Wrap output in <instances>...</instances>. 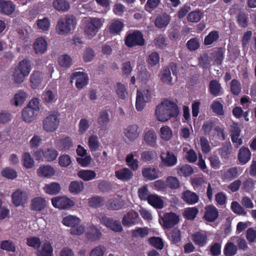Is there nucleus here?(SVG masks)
<instances>
[{
    "label": "nucleus",
    "mask_w": 256,
    "mask_h": 256,
    "mask_svg": "<svg viewBox=\"0 0 256 256\" xmlns=\"http://www.w3.org/2000/svg\"><path fill=\"white\" fill-rule=\"evenodd\" d=\"M76 24V20L74 16L66 15L58 20L56 30L59 34H66L74 29Z\"/></svg>",
    "instance_id": "obj_1"
},
{
    "label": "nucleus",
    "mask_w": 256,
    "mask_h": 256,
    "mask_svg": "<svg viewBox=\"0 0 256 256\" xmlns=\"http://www.w3.org/2000/svg\"><path fill=\"white\" fill-rule=\"evenodd\" d=\"M40 110L39 99L32 98L22 111V118L26 122H30L34 120Z\"/></svg>",
    "instance_id": "obj_2"
},
{
    "label": "nucleus",
    "mask_w": 256,
    "mask_h": 256,
    "mask_svg": "<svg viewBox=\"0 0 256 256\" xmlns=\"http://www.w3.org/2000/svg\"><path fill=\"white\" fill-rule=\"evenodd\" d=\"M31 70V66L29 60H23L20 61L15 68L13 74L14 82L16 84L22 83L26 76H28Z\"/></svg>",
    "instance_id": "obj_3"
},
{
    "label": "nucleus",
    "mask_w": 256,
    "mask_h": 256,
    "mask_svg": "<svg viewBox=\"0 0 256 256\" xmlns=\"http://www.w3.org/2000/svg\"><path fill=\"white\" fill-rule=\"evenodd\" d=\"M124 44L128 48L143 46L145 44V40L140 30H134L132 32H127Z\"/></svg>",
    "instance_id": "obj_4"
},
{
    "label": "nucleus",
    "mask_w": 256,
    "mask_h": 256,
    "mask_svg": "<svg viewBox=\"0 0 256 256\" xmlns=\"http://www.w3.org/2000/svg\"><path fill=\"white\" fill-rule=\"evenodd\" d=\"M52 204L54 207L59 210H66L73 206L75 202L66 196H56L52 198Z\"/></svg>",
    "instance_id": "obj_5"
},
{
    "label": "nucleus",
    "mask_w": 256,
    "mask_h": 256,
    "mask_svg": "<svg viewBox=\"0 0 256 256\" xmlns=\"http://www.w3.org/2000/svg\"><path fill=\"white\" fill-rule=\"evenodd\" d=\"M100 221L102 224L114 232H120L123 230L120 222L118 220L104 216L100 218Z\"/></svg>",
    "instance_id": "obj_6"
},
{
    "label": "nucleus",
    "mask_w": 256,
    "mask_h": 256,
    "mask_svg": "<svg viewBox=\"0 0 256 256\" xmlns=\"http://www.w3.org/2000/svg\"><path fill=\"white\" fill-rule=\"evenodd\" d=\"M70 78L71 82H72V80H76V86L78 89H81L86 85L88 80L87 74L81 72L72 73Z\"/></svg>",
    "instance_id": "obj_7"
},
{
    "label": "nucleus",
    "mask_w": 256,
    "mask_h": 256,
    "mask_svg": "<svg viewBox=\"0 0 256 256\" xmlns=\"http://www.w3.org/2000/svg\"><path fill=\"white\" fill-rule=\"evenodd\" d=\"M12 198L14 204L18 207L26 202L28 196L26 192L18 189L12 194Z\"/></svg>",
    "instance_id": "obj_8"
},
{
    "label": "nucleus",
    "mask_w": 256,
    "mask_h": 256,
    "mask_svg": "<svg viewBox=\"0 0 256 256\" xmlns=\"http://www.w3.org/2000/svg\"><path fill=\"white\" fill-rule=\"evenodd\" d=\"M155 114L158 121L164 122L172 118L170 113L166 111L164 101L158 104L155 110Z\"/></svg>",
    "instance_id": "obj_9"
},
{
    "label": "nucleus",
    "mask_w": 256,
    "mask_h": 256,
    "mask_svg": "<svg viewBox=\"0 0 256 256\" xmlns=\"http://www.w3.org/2000/svg\"><path fill=\"white\" fill-rule=\"evenodd\" d=\"M163 226L166 228H171L179 222L178 216L174 212L166 213L162 218Z\"/></svg>",
    "instance_id": "obj_10"
},
{
    "label": "nucleus",
    "mask_w": 256,
    "mask_h": 256,
    "mask_svg": "<svg viewBox=\"0 0 256 256\" xmlns=\"http://www.w3.org/2000/svg\"><path fill=\"white\" fill-rule=\"evenodd\" d=\"M85 236L88 240L94 242L100 240L102 233L96 226L90 225L87 228L85 232Z\"/></svg>",
    "instance_id": "obj_11"
},
{
    "label": "nucleus",
    "mask_w": 256,
    "mask_h": 256,
    "mask_svg": "<svg viewBox=\"0 0 256 256\" xmlns=\"http://www.w3.org/2000/svg\"><path fill=\"white\" fill-rule=\"evenodd\" d=\"M138 216V214L136 212L131 210L124 216L122 220V224L124 226L128 227L134 226L137 223Z\"/></svg>",
    "instance_id": "obj_12"
},
{
    "label": "nucleus",
    "mask_w": 256,
    "mask_h": 256,
    "mask_svg": "<svg viewBox=\"0 0 256 256\" xmlns=\"http://www.w3.org/2000/svg\"><path fill=\"white\" fill-rule=\"evenodd\" d=\"M205 212L203 218L207 222H214L218 216V209L213 205H207L204 208Z\"/></svg>",
    "instance_id": "obj_13"
},
{
    "label": "nucleus",
    "mask_w": 256,
    "mask_h": 256,
    "mask_svg": "<svg viewBox=\"0 0 256 256\" xmlns=\"http://www.w3.org/2000/svg\"><path fill=\"white\" fill-rule=\"evenodd\" d=\"M46 205L47 202L45 198L40 196H38L32 199L30 208L32 210L40 212L44 210L46 207Z\"/></svg>",
    "instance_id": "obj_14"
},
{
    "label": "nucleus",
    "mask_w": 256,
    "mask_h": 256,
    "mask_svg": "<svg viewBox=\"0 0 256 256\" xmlns=\"http://www.w3.org/2000/svg\"><path fill=\"white\" fill-rule=\"evenodd\" d=\"M59 115L50 114L42 121L43 128H58L60 123Z\"/></svg>",
    "instance_id": "obj_15"
},
{
    "label": "nucleus",
    "mask_w": 256,
    "mask_h": 256,
    "mask_svg": "<svg viewBox=\"0 0 256 256\" xmlns=\"http://www.w3.org/2000/svg\"><path fill=\"white\" fill-rule=\"evenodd\" d=\"M124 24L122 21L120 19H114L110 22L108 30L110 34L114 35L120 34L122 30Z\"/></svg>",
    "instance_id": "obj_16"
},
{
    "label": "nucleus",
    "mask_w": 256,
    "mask_h": 256,
    "mask_svg": "<svg viewBox=\"0 0 256 256\" xmlns=\"http://www.w3.org/2000/svg\"><path fill=\"white\" fill-rule=\"evenodd\" d=\"M208 90L210 94L214 97L221 96L223 93L220 84L216 80H212L210 82Z\"/></svg>",
    "instance_id": "obj_17"
},
{
    "label": "nucleus",
    "mask_w": 256,
    "mask_h": 256,
    "mask_svg": "<svg viewBox=\"0 0 256 256\" xmlns=\"http://www.w3.org/2000/svg\"><path fill=\"white\" fill-rule=\"evenodd\" d=\"M150 94L146 96L145 98L144 94L140 90H137V94L136 102V108L137 110L141 111L145 106V103L148 102L150 98Z\"/></svg>",
    "instance_id": "obj_18"
},
{
    "label": "nucleus",
    "mask_w": 256,
    "mask_h": 256,
    "mask_svg": "<svg viewBox=\"0 0 256 256\" xmlns=\"http://www.w3.org/2000/svg\"><path fill=\"white\" fill-rule=\"evenodd\" d=\"M182 198L185 202L190 205L196 204L199 200L198 195L196 192L190 190L184 192Z\"/></svg>",
    "instance_id": "obj_19"
},
{
    "label": "nucleus",
    "mask_w": 256,
    "mask_h": 256,
    "mask_svg": "<svg viewBox=\"0 0 256 256\" xmlns=\"http://www.w3.org/2000/svg\"><path fill=\"white\" fill-rule=\"evenodd\" d=\"M166 111L172 118H176L179 114V109L177 104L170 100L165 99L164 100Z\"/></svg>",
    "instance_id": "obj_20"
},
{
    "label": "nucleus",
    "mask_w": 256,
    "mask_h": 256,
    "mask_svg": "<svg viewBox=\"0 0 256 256\" xmlns=\"http://www.w3.org/2000/svg\"><path fill=\"white\" fill-rule=\"evenodd\" d=\"M116 178L122 181H128L131 179L133 176V172L128 168H123L115 172Z\"/></svg>",
    "instance_id": "obj_21"
},
{
    "label": "nucleus",
    "mask_w": 256,
    "mask_h": 256,
    "mask_svg": "<svg viewBox=\"0 0 256 256\" xmlns=\"http://www.w3.org/2000/svg\"><path fill=\"white\" fill-rule=\"evenodd\" d=\"M37 174L40 177L49 178L55 174V171L51 166H42L37 170Z\"/></svg>",
    "instance_id": "obj_22"
},
{
    "label": "nucleus",
    "mask_w": 256,
    "mask_h": 256,
    "mask_svg": "<svg viewBox=\"0 0 256 256\" xmlns=\"http://www.w3.org/2000/svg\"><path fill=\"white\" fill-rule=\"evenodd\" d=\"M34 48L36 54H42L47 49V42L43 38H36L34 44Z\"/></svg>",
    "instance_id": "obj_23"
},
{
    "label": "nucleus",
    "mask_w": 256,
    "mask_h": 256,
    "mask_svg": "<svg viewBox=\"0 0 256 256\" xmlns=\"http://www.w3.org/2000/svg\"><path fill=\"white\" fill-rule=\"evenodd\" d=\"M44 192L50 195H56L60 192L61 190V186L59 183L56 182H52L46 184L44 187Z\"/></svg>",
    "instance_id": "obj_24"
},
{
    "label": "nucleus",
    "mask_w": 256,
    "mask_h": 256,
    "mask_svg": "<svg viewBox=\"0 0 256 256\" xmlns=\"http://www.w3.org/2000/svg\"><path fill=\"white\" fill-rule=\"evenodd\" d=\"M15 10V5L12 2L0 0V11L2 13L10 15Z\"/></svg>",
    "instance_id": "obj_25"
},
{
    "label": "nucleus",
    "mask_w": 256,
    "mask_h": 256,
    "mask_svg": "<svg viewBox=\"0 0 256 256\" xmlns=\"http://www.w3.org/2000/svg\"><path fill=\"white\" fill-rule=\"evenodd\" d=\"M170 22V16L166 14L158 16L154 21V24L156 28H162L166 27Z\"/></svg>",
    "instance_id": "obj_26"
},
{
    "label": "nucleus",
    "mask_w": 256,
    "mask_h": 256,
    "mask_svg": "<svg viewBox=\"0 0 256 256\" xmlns=\"http://www.w3.org/2000/svg\"><path fill=\"white\" fill-rule=\"evenodd\" d=\"M52 6L57 11L62 12H67L70 8V3L66 0H54Z\"/></svg>",
    "instance_id": "obj_27"
},
{
    "label": "nucleus",
    "mask_w": 256,
    "mask_h": 256,
    "mask_svg": "<svg viewBox=\"0 0 256 256\" xmlns=\"http://www.w3.org/2000/svg\"><path fill=\"white\" fill-rule=\"evenodd\" d=\"M251 152L250 150L246 147L241 148L238 152V159L242 164H246L250 158Z\"/></svg>",
    "instance_id": "obj_28"
},
{
    "label": "nucleus",
    "mask_w": 256,
    "mask_h": 256,
    "mask_svg": "<svg viewBox=\"0 0 256 256\" xmlns=\"http://www.w3.org/2000/svg\"><path fill=\"white\" fill-rule=\"evenodd\" d=\"M38 256H53V248L49 242H44L37 251Z\"/></svg>",
    "instance_id": "obj_29"
},
{
    "label": "nucleus",
    "mask_w": 256,
    "mask_h": 256,
    "mask_svg": "<svg viewBox=\"0 0 256 256\" xmlns=\"http://www.w3.org/2000/svg\"><path fill=\"white\" fill-rule=\"evenodd\" d=\"M239 176L238 168L232 167L224 171L222 174L223 178L226 180L232 181Z\"/></svg>",
    "instance_id": "obj_30"
},
{
    "label": "nucleus",
    "mask_w": 256,
    "mask_h": 256,
    "mask_svg": "<svg viewBox=\"0 0 256 256\" xmlns=\"http://www.w3.org/2000/svg\"><path fill=\"white\" fill-rule=\"evenodd\" d=\"M110 110H103L100 113L97 120L98 124L100 126H106L110 122L108 112Z\"/></svg>",
    "instance_id": "obj_31"
},
{
    "label": "nucleus",
    "mask_w": 256,
    "mask_h": 256,
    "mask_svg": "<svg viewBox=\"0 0 256 256\" xmlns=\"http://www.w3.org/2000/svg\"><path fill=\"white\" fill-rule=\"evenodd\" d=\"M147 201L150 205L154 208L160 209L164 207V202L158 195L150 194Z\"/></svg>",
    "instance_id": "obj_32"
},
{
    "label": "nucleus",
    "mask_w": 256,
    "mask_h": 256,
    "mask_svg": "<svg viewBox=\"0 0 256 256\" xmlns=\"http://www.w3.org/2000/svg\"><path fill=\"white\" fill-rule=\"evenodd\" d=\"M194 243L200 246H204L207 242V236L200 232H196L192 235Z\"/></svg>",
    "instance_id": "obj_33"
},
{
    "label": "nucleus",
    "mask_w": 256,
    "mask_h": 256,
    "mask_svg": "<svg viewBox=\"0 0 256 256\" xmlns=\"http://www.w3.org/2000/svg\"><path fill=\"white\" fill-rule=\"evenodd\" d=\"M80 222V220L76 216L69 215L63 218L62 224L68 227L72 228L78 225Z\"/></svg>",
    "instance_id": "obj_34"
},
{
    "label": "nucleus",
    "mask_w": 256,
    "mask_h": 256,
    "mask_svg": "<svg viewBox=\"0 0 256 256\" xmlns=\"http://www.w3.org/2000/svg\"><path fill=\"white\" fill-rule=\"evenodd\" d=\"M160 158L164 165L167 166H173L177 162L176 156L170 152H166L165 158L162 154L160 155Z\"/></svg>",
    "instance_id": "obj_35"
},
{
    "label": "nucleus",
    "mask_w": 256,
    "mask_h": 256,
    "mask_svg": "<svg viewBox=\"0 0 256 256\" xmlns=\"http://www.w3.org/2000/svg\"><path fill=\"white\" fill-rule=\"evenodd\" d=\"M42 80V73L39 71L34 72L30 76V83L32 88H36L41 84Z\"/></svg>",
    "instance_id": "obj_36"
},
{
    "label": "nucleus",
    "mask_w": 256,
    "mask_h": 256,
    "mask_svg": "<svg viewBox=\"0 0 256 256\" xmlns=\"http://www.w3.org/2000/svg\"><path fill=\"white\" fill-rule=\"evenodd\" d=\"M84 188V183L82 181L74 180L72 182L68 187L69 191L73 194H78Z\"/></svg>",
    "instance_id": "obj_37"
},
{
    "label": "nucleus",
    "mask_w": 256,
    "mask_h": 256,
    "mask_svg": "<svg viewBox=\"0 0 256 256\" xmlns=\"http://www.w3.org/2000/svg\"><path fill=\"white\" fill-rule=\"evenodd\" d=\"M142 173L143 176L148 180H154L158 177V173L154 168H144L142 170Z\"/></svg>",
    "instance_id": "obj_38"
},
{
    "label": "nucleus",
    "mask_w": 256,
    "mask_h": 256,
    "mask_svg": "<svg viewBox=\"0 0 256 256\" xmlns=\"http://www.w3.org/2000/svg\"><path fill=\"white\" fill-rule=\"evenodd\" d=\"M144 140L147 145L154 147L156 145V136L152 130H148L144 134Z\"/></svg>",
    "instance_id": "obj_39"
},
{
    "label": "nucleus",
    "mask_w": 256,
    "mask_h": 256,
    "mask_svg": "<svg viewBox=\"0 0 256 256\" xmlns=\"http://www.w3.org/2000/svg\"><path fill=\"white\" fill-rule=\"evenodd\" d=\"M106 206L109 210H118L122 208L124 204L120 199L111 198L107 202Z\"/></svg>",
    "instance_id": "obj_40"
},
{
    "label": "nucleus",
    "mask_w": 256,
    "mask_h": 256,
    "mask_svg": "<svg viewBox=\"0 0 256 256\" xmlns=\"http://www.w3.org/2000/svg\"><path fill=\"white\" fill-rule=\"evenodd\" d=\"M27 98V94L22 90H20L14 94V98L12 100L13 104L18 106L22 104Z\"/></svg>",
    "instance_id": "obj_41"
},
{
    "label": "nucleus",
    "mask_w": 256,
    "mask_h": 256,
    "mask_svg": "<svg viewBox=\"0 0 256 256\" xmlns=\"http://www.w3.org/2000/svg\"><path fill=\"white\" fill-rule=\"evenodd\" d=\"M79 178L84 181L94 179L96 176V172L92 170H81L78 174Z\"/></svg>",
    "instance_id": "obj_42"
},
{
    "label": "nucleus",
    "mask_w": 256,
    "mask_h": 256,
    "mask_svg": "<svg viewBox=\"0 0 256 256\" xmlns=\"http://www.w3.org/2000/svg\"><path fill=\"white\" fill-rule=\"evenodd\" d=\"M132 237L133 238H143L148 234V229L147 227L136 228L131 231Z\"/></svg>",
    "instance_id": "obj_43"
},
{
    "label": "nucleus",
    "mask_w": 256,
    "mask_h": 256,
    "mask_svg": "<svg viewBox=\"0 0 256 256\" xmlns=\"http://www.w3.org/2000/svg\"><path fill=\"white\" fill-rule=\"evenodd\" d=\"M105 200L103 197L100 196H92L88 200L90 206L94 208H100L104 205Z\"/></svg>",
    "instance_id": "obj_44"
},
{
    "label": "nucleus",
    "mask_w": 256,
    "mask_h": 256,
    "mask_svg": "<svg viewBox=\"0 0 256 256\" xmlns=\"http://www.w3.org/2000/svg\"><path fill=\"white\" fill-rule=\"evenodd\" d=\"M168 238L171 242L174 244H178L182 240L181 232L176 228H174L169 234Z\"/></svg>",
    "instance_id": "obj_45"
},
{
    "label": "nucleus",
    "mask_w": 256,
    "mask_h": 256,
    "mask_svg": "<svg viewBox=\"0 0 256 256\" xmlns=\"http://www.w3.org/2000/svg\"><path fill=\"white\" fill-rule=\"evenodd\" d=\"M238 248L232 242H227L224 249V254L225 256H234L237 252Z\"/></svg>",
    "instance_id": "obj_46"
},
{
    "label": "nucleus",
    "mask_w": 256,
    "mask_h": 256,
    "mask_svg": "<svg viewBox=\"0 0 256 256\" xmlns=\"http://www.w3.org/2000/svg\"><path fill=\"white\" fill-rule=\"evenodd\" d=\"M220 38L219 32L217 30L211 31L205 37L204 40V44L206 46L210 45L214 42H216Z\"/></svg>",
    "instance_id": "obj_47"
},
{
    "label": "nucleus",
    "mask_w": 256,
    "mask_h": 256,
    "mask_svg": "<svg viewBox=\"0 0 256 256\" xmlns=\"http://www.w3.org/2000/svg\"><path fill=\"white\" fill-rule=\"evenodd\" d=\"M255 183L256 180H253L250 178H248L242 183V188L244 192L250 193L254 190Z\"/></svg>",
    "instance_id": "obj_48"
},
{
    "label": "nucleus",
    "mask_w": 256,
    "mask_h": 256,
    "mask_svg": "<svg viewBox=\"0 0 256 256\" xmlns=\"http://www.w3.org/2000/svg\"><path fill=\"white\" fill-rule=\"evenodd\" d=\"M178 174L180 176L187 177L191 175L194 170L192 167L188 164H185L182 166H178L177 168Z\"/></svg>",
    "instance_id": "obj_49"
},
{
    "label": "nucleus",
    "mask_w": 256,
    "mask_h": 256,
    "mask_svg": "<svg viewBox=\"0 0 256 256\" xmlns=\"http://www.w3.org/2000/svg\"><path fill=\"white\" fill-rule=\"evenodd\" d=\"M58 156V152L54 148H50L44 150L43 157L48 162H52L55 160Z\"/></svg>",
    "instance_id": "obj_50"
},
{
    "label": "nucleus",
    "mask_w": 256,
    "mask_h": 256,
    "mask_svg": "<svg viewBox=\"0 0 256 256\" xmlns=\"http://www.w3.org/2000/svg\"><path fill=\"white\" fill-rule=\"evenodd\" d=\"M22 161L24 166L26 168H32L34 166V159L28 152H26L23 154Z\"/></svg>",
    "instance_id": "obj_51"
},
{
    "label": "nucleus",
    "mask_w": 256,
    "mask_h": 256,
    "mask_svg": "<svg viewBox=\"0 0 256 256\" xmlns=\"http://www.w3.org/2000/svg\"><path fill=\"white\" fill-rule=\"evenodd\" d=\"M198 213V210L196 207L186 208L184 212V217L188 220H194Z\"/></svg>",
    "instance_id": "obj_52"
},
{
    "label": "nucleus",
    "mask_w": 256,
    "mask_h": 256,
    "mask_svg": "<svg viewBox=\"0 0 256 256\" xmlns=\"http://www.w3.org/2000/svg\"><path fill=\"white\" fill-rule=\"evenodd\" d=\"M126 164L132 170H136L138 167V161L137 159L134 158L133 153H130L126 156Z\"/></svg>",
    "instance_id": "obj_53"
},
{
    "label": "nucleus",
    "mask_w": 256,
    "mask_h": 256,
    "mask_svg": "<svg viewBox=\"0 0 256 256\" xmlns=\"http://www.w3.org/2000/svg\"><path fill=\"white\" fill-rule=\"evenodd\" d=\"M210 108L217 116H222L224 114L223 105L217 100L212 102L210 105Z\"/></svg>",
    "instance_id": "obj_54"
},
{
    "label": "nucleus",
    "mask_w": 256,
    "mask_h": 256,
    "mask_svg": "<svg viewBox=\"0 0 256 256\" xmlns=\"http://www.w3.org/2000/svg\"><path fill=\"white\" fill-rule=\"evenodd\" d=\"M160 79L162 82L168 85H172V84L171 72L170 70V68H164L162 72Z\"/></svg>",
    "instance_id": "obj_55"
},
{
    "label": "nucleus",
    "mask_w": 256,
    "mask_h": 256,
    "mask_svg": "<svg viewBox=\"0 0 256 256\" xmlns=\"http://www.w3.org/2000/svg\"><path fill=\"white\" fill-rule=\"evenodd\" d=\"M202 16V13L200 10H195L190 12L187 16V20L191 22H198Z\"/></svg>",
    "instance_id": "obj_56"
},
{
    "label": "nucleus",
    "mask_w": 256,
    "mask_h": 256,
    "mask_svg": "<svg viewBox=\"0 0 256 256\" xmlns=\"http://www.w3.org/2000/svg\"><path fill=\"white\" fill-rule=\"evenodd\" d=\"M26 244L34 249L38 250L42 244L40 239L37 236H30L26 239Z\"/></svg>",
    "instance_id": "obj_57"
},
{
    "label": "nucleus",
    "mask_w": 256,
    "mask_h": 256,
    "mask_svg": "<svg viewBox=\"0 0 256 256\" xmlns=\"http://www.w3.org/2000/svg\"><path fill=\"white\" fill-rule=\"evenodd\" d=\"M149 244L158 250H162L164 244L162 238L160 237L152 236L148 238Z\"/></svg>",
    "instance_id": "obj_58"
},
{
    "label": "nucleus",
    "mask_w": 256,
    "mask_h": 256,
    "mask_svg": "<svg viewBox=\"0 0 256 256\" xmlns=\"http://www.w3.org/2000/svg\"><path fill=\"white\" fill-rule=\"evenodd\" d=\"M240 129H233L231 134L232 141L235 146H238L242 144V140L240 138Z\"/></svg>",
    "instance_id": "obj_59"
},
{
    "label": "nucleus",
    "mask_w": 256,
    "mask_h": 256,
    "mask_svg": "<svg viewBox=\"0 0 256 256\" xmlns=\"http://www.w3.org/2000/svg\"><path fill=\"white\" fill-rule=\"evenodd\" d=\"M115 91L119 98L124 100L126 94H127L125 86L120 82H116L115 86Z\"/></svg>",
    "instance_id": "obj_60"
},
{
    "label": "nucleus",
    "mask_w": 256,
    "mask_h": 256,
    "mask_svg": "<svg viewBox=\"0 0 256 256\" xmlns=\"http://www.w3.org/2000/svg\"><path fill=\"white\" fill-rule=\"evenodd\" d=\"M59 64L63 68H69L72 64V58L68 54H63L58 59Z\"/></svg>",
    "instance_id": "obj_61"
},
{
    "label": "nucleus",
    "mask_w": 256,
    "mask_h": 256,
    "mask_svg": "<svg viewBox=\"0 0 256 256\" xmlns=\"http://www.w3.org/2000/svg\"><path fill=\"white\" fill-rule=\"evenodd\" d=\"M231 210L238 215L246 216L247 212L240 204L236 201H234L231 204Z\"/></svg>",
    "instance_id": "obj_62"
},
{
    "label": "nucleus",
    "mask_w": 256,
    "mask_h": 256,
    "mask_svg": "<svg viewBox=\"0 0 256 256\" xmlns=\"http://www.w3.org/2000/svg\"><path fill=\"white\" fill-rule=\"evenodd\" d=\"M2 176L6 178L14 180L17 177L16 172L12 168L7 167L1 172Z\"/></svg>",
    "instance_id": "obj_63"
},
{
    "label": "nucleus",
    "mask_w": 256,
    "mask_h": 256,
    "mask_svg": "<svg viewBox=\"0 0 256 256\" xmlns=\"http://www.w3.org/2000/svg\"><path fill=\"white\" fill-rule=\"evenodd\" d=\"M238 24L242 28H246L248 26V18L247 14L244 12H240L236 17Z\"/></svg>",
    "instance_id": "obj_64"
}]
</instances>
